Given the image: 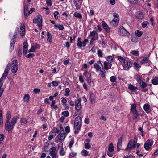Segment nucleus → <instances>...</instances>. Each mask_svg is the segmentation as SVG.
<instances>
[{
    "label": "nucleus",
    "mask_w": 158,
    "mask_h": 158,
    "mask_svg": "<svg viewBox=\"0 0 158 158\" xmlns=\"http://www.w3.org/2000/svg\"><path fill=\"white\" fill-rule=\"evenodd\" d=\"M19 116L13 117L10 123V121H6L5 124V129L7 131L8 133H10L12 132L13 129L14 125L17 122L18 118H19Z\"/></svg>",
    "instance_id": "f257e3e1"
},
{
    "label": "nucleus",
    "mask_w": 158,
    "mask_h": 158,
    "mask_svg": "<svg viewBox=\"0 0 158 158\" xmlns=\"http://www.w3.org/2000/svg\"><path fill=\"white\" fill-rule=\"evenodd\" d=\"M11 64L10 63H8L6 67L5 68L4 73L0 79V92H3L4 89L2 88V87L3 84L2 81H4L6 79L8 72L10 69Z\"/></svg>",
    "instance_id": "f03ea898"
},
{
    "label": "nucleus",
    "mask_w": 158,
    "mask_h": 158,
    "mask_svg": "<svg viewBox=\"0 0 158 158\" xmlns=\"http://www.w3.org/2000/svg\"><path fill=\"white\" fill-rule=\"evenodd\" d=\"M81 124V118L80 116L77 117L75 119L74 127L75 130L74 133L75 134L78 133Z\"/></svg>",
    "instance_id": "7ed1b4c3"
},
{
    "label": "nucleus",
    "mask_w": 158,
    "mask_h": 158,
    "mask_svg": "<svg viewBox=\"0 0 158 158\" xmlns=\"http://www.w3.org/2000/svg\"><path fill=\"white\" fill-rule=\"evenodd\" d=\"M118 32L119 35L121 36H128L130 35L129 33L123 26L120 27Z\"/></svg>",
    "instance_id": "20e7f679"
},
{
    "label": "nucleus",
    "mask_w": 158,
    "mask_h": 158,
    "mask_svg": "<svg viewBox=\"0 0 158 158\" xmlns=\"http://www.w3.org/2000/svg\"><path fill=\"white\" fill-rule=\"evenodd\" d=\"M34 23H37V25L40 30L42 28V17L40 15H38L37 18H35L33 20Z\"/></svg>",
    "instance_id": "39448f33"
},
{
    "label": "nucleus",
    "mask_w": 158,
    "mask_h": 158,
    "mask_svg": "<svg viewBox=\"0 0 158 158\" xmlns=\"http://www.w3.org/2000/svg\"><path fill=\"white\" fill-rule=\"evenodd\" d=\"M50 155L52 158H58V150L55 147H52L50 149L49 152Z\"/></svg>",
    "instance_id": "423d86ee"
},
{
    "label": "nucleus",
    "mask_w": 158,
    "mask_h": 158,
    "mask_svg": "<svg viewBox=\"0 0 158 158\" xmlns=\"http://www.w3.org/2000/svg\"><path fill=\"white\" fill-rule=\"evenodd\" d=\"M81 38H78L77 39V46L80 48L82 47H85L87 43L88 42V40L87 39H85L83 42L81 41Z\"/></svg>",
    "instance_id": "0eeeda50"
},
{
    "label": "nucleus",
    "mask_w": 158,
    "mask_h": 158,
    "mask_svg": "<svg viewBox=\"0 0 158 158\" xmlns=\"http://www.w3.org/2000/svg\"><path fill=\"white\" fill-rule=\"evenodd\" d=\"M17 64V60H14L12 61L11 71L14 73H15L18 69Z\"/></svg>",
    "instance_id": "6e6552de"
},
{
    "label": "nucleus",
    "mask_w": 158,
    "mask_h": 158,
    "mask_svg": "<svg viewBox=\"0 0 158 158\" xmlns=\"http://www.w3.org/2000/svg\"><path fill=\"white\" fill-rule=\"evenodd\" d=\"M114 151V148L113 144L111 143L108 146V150L107 152V155L110 157H112L113 155Z\"/></svg>",
    "instance_id": "1a4fd4ad"
},
{
    "label": "nucleus",
    "mask_w": 158,
    "mask_h": 158,
    "mask_svg": "<svg viewBox=\"0 0 158 158\" xmlns=\"http://www.w3.org/2000/svg\"><path fill=\"white\" fill-rule=\"evenodd\" d=\"M153 142L152 140L148 139L144 144V148L146 150H148L153 144Z\"/></svg>",
    "instance_id": "9d476101"
},
{
    "label": "nucleus",
    "mask_w": 158,
    "mask_h": 158,
    "mask_svg": "<svg viewBox=\"0 0 158 158\" xmlns=\"http://www.w3.org/2000/svg\"><path fill=\"white\" fill-rule=\"evenodd\" d=\"M17 36L15 35H13L11 40V42L10 43V48L9 51L10 52H11L14 49V44L16 41V39Z\"/></svg>",
    "instance_id": "9b49d317"
},
{
    "label": "nucleus",
    "mask_w": 158,
    "mask_h": 158,
    "mask_svg": "<svg viewBox=\"0 0 158 158\" xmlns=\"http://www.w3.org/2000/svg\"><path fill=\"white\" fill-rule=\"evenodd\" d=\"M81 99L79 98L75 101V108L76 110L78 112L81 108Z\"/></svg>",
    "instance_id": "f8f14e48"
},
{
    "label": "nucleus",
    "mask_w": 158,
    "mask_h": 158,
    "mask_svg": "<svg viewBox=\"0 0 158 158\" xmlns=\"http://www.w3.org/2000/svg\"><path fill=\"white\" fill-rule=\"evenodd\" d=\"M118 58L121 62L123 67L124 68V69H126V68H127V66L125 63V59L124 57L120 56H118Z\"/></svg>",
    "instance_id": "ddd939ff"
},
{
    "label": "nucleus",
    "mask_w": 158,
    "mask_h": 158,
    "mask_svg": "<svg viewBox=\"0 0 158 158\" xmlns=\"http://www.w3.org/2000/svg\"><path fill=\"white\" fill-rule=\"evenodd\" d=\"M66 135L64 133V131H60V134L57 136L58 138L60 141H63L64 140Z\"/></svg>",
    "instance_id": "4468645a"
},
{
    "label": "nucleus",
    "mask_w": 158,
    "mask_h": 158,
    "mask_svg": "<svg viewBox=\"0 0 158 158\" xmlns=\"http://www.w3.org/2000/svg\"><path fill=\"white\" fill-rule=\"evenodd\" d=\"M151 61L147 57H144L140 62V63L146 66H149L151 64Z\"/></svg>",
    "instance_id": "2eb2a0df"
},
{
    "label": "nucleus",
    "mask_w": 158,
    "mask_h": 158,
    "mask_svg": "<svg viewBox=\"0 0 158 158\" xmlns=\"http://www.w3.org/2000/svg\"><path fill=\"white\" fill-rule=\"evenodd\" d=\"M112 65L111 63L107 61H105L104 63V68L106 70H108L111 68Z\"/></svg>",
    "instance_id": "dca6fc26"
},
{
    "label": "nucleus",
    "mask_w": 158,
    "mask_h": 158,
    "mask_svg": "<svg viewBox=\"0 0 158 158\" xmlns=\"http://www.w3.org/2000/svg\"><path fill=\"white\" fill-rule=\"evenodd\" d=\"M89 36L92 37V38H94L95 40H98V34L95 31H93L90 32Z\"/></svg>",
    "instance_id": "f3484780"
},
{
    "label": "nucleus",
    "mask_w": 158,
    "mask_h": 158,
    "mask_svg": "<svg viewBox=\"0 0 158 158\" xmlns=\"http://www.w3.org/2000/svg\"><path fill=\"white\" fill-rule=\"evenodd\" d=\"M102 23L103 27L105 31L109 33L110 31V28L108 27L107 24L104 21L102 22Z\"/></svg>",
    "instance_id": "a211bd4d"
},
{
    "label": "nucleus",
    "mask_w": 158,
    "mask_h": 158,
    "mask_svg": "<svg viewBox=\"0 0 158 158\" xmlns=\"http://www.w3.org/2000/svg\"><path fill=\"white\" fill-rule=\"evenodd\" d=\"M128 89L131 92H136V90L139 89L137 87H135L133 85L130 84L128 86Z\"/></svg>",
    "instance_id": "6ab92c4d"
},
{
    "label": "nucleus",
    "mask_w": 158,
    "mask_h": 158,
    "mask_svg": "<svg viewBox=\"0 0 158 158\" xmlns=\"http://www.w3.org/2000/svg\"><path fill=\"white\" fill-rule=\"evenodd\" d=\"M122 137H120L118 140L117 144V150L118 151H119L120 148L122 147Z\"/></svg>",
    "instance_id": "aec40b11"
},
{
    "label": "nucleus",
    "mask_w": 158,
    "mask_h": 158,
    "mask_svg": "<svg viewBox=\"0 0 158 158\" xmlns=\"http://www.w3.org/2000/svg\"><path fill=\"white\" fill-rule=\"evenodd\" d=\"M143 109L147 113H149L151 112L150 109V106L148 104H145L143 106Z\"/></svg>",
    "instance_id": "412c9836"
},
{
    "label": "nucleus",
    "mask_w": 158,
    "mask_h": 158,
    "mask_svg": "<svg viewBox=\"0 0 158 158\" xmlns=\"http://www.w3.org/2000/svg\"><path fill=\"white\" fill-rule=\"evenodd\" d=\"M28 44L27 42H24L23 44V54L26 55L27 52L28 50Z\"/></svg>",
    "instance_id": "4be33fe9"
},
{
    "label": "nucleus",
    "mask_w": 158,
    "mask_h": 158,
    "mask_svg": "<svg viewBox=\"0 0 158 158\" xmlns=\"http://www.w3.org/2000/svg\"><path fill=\"white\" fill-rule=\"evenodd\" d=\"M24 14L25 16V18H26L27 17V15H30V11H28L27 9H28V6L27 5H25L24 6Z\"/></svg>",
    "instance_id": "5701e85b"
},
{
    "label": "nucleus",
    "mask_w": 158,
    "mask_h": 158,
    "mask_svg": "<svg viewBox=\"0 0 158 158\" xmlns=\"http://www.w3.org/2000/svg\"><path fill=\"white\" fill-rule=\"evenodd\" d=\"M132 143V141L130 140L128 143L127 146L125 149L126 151H131L133 146L131 145V144Z\"/></svg>",
    "instance_id": "b1692460"
},
{
    "label": "nucleus",
    "mask_w": 158,
    "mask_h": 158,
    "mask_svg": "<svg viewBox=\"0 0 158 158\" xmlns=\"http://www.w3.org/2000/svg\"><path fill=\"white\" fill-rule=\"evenodd\" d=\"M136 16L137 18L140 19H142L144 18V15L140 11H138L136 13Z\"/></svg>",
    "instance_id": "393cba45"
},
{
    "label": "nucleus",
    "mask_w": 158,
    "mask_h": 158,
    "mask_svg": "<svg viewBox=\"0 0 158 158\" xmlns=\"http://www.w3.org/2000/svg\"><path fill=\"white\" fill-rule=\"evenodd\" d=\"M131 111L134 114V117H133V119H137V117L139 115L137 113L136 109L134 110H131Z\"/></svg>",
    "instance_id": "a878e982"
},
{
    "label": "nucleus",
    "mask_w": 158,
    "mask_h": 158,
    "mask_svg": "<svg viewBox=\"0 0 158 158\" xmlns=\"http://www.w3.org/2000/svg\"><path fill=\"white\" fill-rule=\"evenodd\" d=\"M151 82L154 85L158 84V76L155 77L152 80Z\"/></svg>",
    "instance_id": "bb28decb"
},
{
    "label": "nucleus",
    "mask_w": 158,
    "mask_h": 158,
    "mask_svg": "<svg viewBox=\"0 0 158 158\" xmlns=\"http://www.w3.org/2000/svg\"><path fill=\"white\" fill-rule=\"evenodd\" d=\"M39 46V45L38 44L32 45L30 49V52H35Z\"/></svg>",
    "instance_id": "cd10ccee"
},
{
    "label": "nucleus",
    "mask_w": 158,
    "mask_h": 158,
    "mask_svg": "<svg viewBox=\"0 0 158 158\" xmlns=\"http://www.w3.org/2000/svg\"><path fill=\"white\" fill-rule=\"evenodd\" d=\"M94 67L96 69V71L98 72L99 71H101V67L97 63H95L94 65Z\"/></svg>",
    "instance_id": "c85d7f7f"
},
{
    "label": "nucleus",
    "mask_w": 158,
    "mask_h": 158,
    "mask_svg": "<svg viewBox=\"0 0 158 158\" xmlns=\"http://www.w3.org/2000/svg\"><path fill=\"white\" fill-rule=\"evenodd\" d=\"M47 41L51 43L52 42V35L48 31L47 32Z\"/></svg>",
    "instance_id": "c756f323"
},
{
    "label": "nucleus",
    "mask_w": 158,
    "mask_h": 158,
    "mask_svg": "<svg viewBox=\"0 0 158 158\" xmlns=\"http://www.w3.org/2000/svg\"><path fill=\"white\" fill-rule=\"evenodd\" d=\"M11 118V112L10 111H8L7 112V114L6 115V118L7 119V120L6 121H10V120Z\"/></svg>",
    "instance_id": "7c9ffc66"
},
{
    "label": "nucleus",
    "mask_w": 158,
    "mask_h": 158,
    "mask_svg": "<svg viewBox=\"0 0 158 158\" xmlns=\"http://www.w3.org/2000/svg\"><path fill=\"white\" fill-rule=\"evenodd\" d=\"M54 26L55 28H57L59 30H63L64 28V26H63V25H54Z\"/></svg>",
    "instance_id": "2f4dec72"
},
{
    "label": "nucleus",
    "mask_w": 158,
    "mask_h": 158,
    "mask_svg": "<svg viewBox=\"0 0 158 158\" xmlns=\"http://www.w3.org/2000/svg\"><path fill=\"white\" fill-rule=\"evenodd\" d=\"M140 144L139 143H137L136 144V146L137 147V149H136L137 151H136V154L139 156H140V157H142L143 156V154H139V147L140 146Z\"/></svg>",
    "instance_id": "473e14b6"
},
{
    "label": "nucleus",
    "mask_w": 158,
    "mask_h": 158,
    "mask_svg": "<svg viewBox=\"0 0 158 158\" xmlns=\"http://www.w3.org/2000/svg\"><path fill=\"white\" fill-rule=\"evenodd\" d=\"M135 33L138 37H140L143 34V32L141 31L138 30L135 31Z\"/></svg>",
    "instance_id": "72a5a7b5"
},
{
    "label": "nucleus",
    "mask_w": 158,
    "mask_h": 158,
    "mask_svg": "<svg viewBox=\"0 0 158 158\" xmlns=\"http://www.w3.org/2000/svg\"><path fill=\"white\" fill-rule=\"evenodd\" d=\"M107 60L108 61V62H109L112 64L114 60L111 56H108L107 58Z\"/></svg>",
    "instance_id": "f704fd0d"
},
{
    "label": "nucleus",
    "mask_w": 158,
    "mask_h": 158,
    "mask_svg": "<svg viewBox=\"0 0 158 158\" xmlns=\"http://www.w3.org/2000/svg\"><path fill=\"white\" fill-rule=\"evenodd\" d=\"M74 15L75 17L78 18L79 19H81L82 17L81 14L78 12H75L74 14Z\"/></svg>",
    "instance_id": "c9c22d12"
},
{
    "label": "nucleus",
    "mask_w": 158,
    "mask_h": 158,
    "mask_svg": "<svg viewBox=\"0 0 158 158\" xmlns=\"http://www.w3.org/2000/svg\"><path fill=\"white\" fill-rule=\"evenodd\" d=\"M100 72H101L100 74V76L102 78L104 77L106 75V72L102 70L100 71Z\"/></svg>",
    "instance_id": "e433bc0d"
},
{
    "label": "nucleus",
    "mask_w": 158,
    "mask_h": 158,
    "mask_svg": "<svg viewBox=\"0 0 158 158\" xmlns=\"http://www.w3.org/2000/svg\"><path fill=\"white\" fill-rule=\"evenodd\" d=\"M126 66L127 68H126V70H127L128 69L132 67V64L130 62L128 61L127 63Z\"/></svg>",
    "instance_id": "4c0bfd02"
},
{
    "label": "nucleus",
    "mask_w": 158,
    "mask_h": 158,
    "mask_svg": "<svg viewBox=\"0 0 158 158\" xmlns=\"http://www.w3.org/2000/svg\"><path fill=\"white\" fill-rule=\"evenodd\" d=\"M81 153L83 156H85L88 155V152L85 150H83L81 151Z\"/></svg>",
    "instance_id": "58836bf2"
},
{
    "label": "nucleus",
    "mask_w": 158,
    "mask_h": 158,
    "mask_svg": "<svg viewBox=\"0 0 158 158\" xmlns=\"http://www.w3.org/2000/svg\"><path fill=\"white\" fill-rule=\"evenodd\" d=\"M139 83L140 84V85L142 87V88H144L146 87L147 86L146 84L144 81H142Z\"/></svg>",
    "instance_id": "ea45409f"
},
{
    "label": "nucleus",
    "mask_w": 158,
    "mask_h": 158,
    "mask_svg": "<svg viewBox=\"0 0 158 158\" xmlns=\"http://www.w3.org/2000/svg\"><path fill=\"white\" fill-rule=\"evenodd\" d=\"M131 53L135 56H138L139 55V53L138 51L133 50L131 52Z\"/></svg>",
    "instance_id": "a19ab883"
},
{
    "label": "nucleus",
    "mask_w": 158,
    "mask_h": 158,
    "mask_svg": "<svg viewBox=\"0 0 158 158\" xmlns=\"http://www.w3.org/2000/svg\"><path fill=\"white\" fill-rule=\"evenodd\" d=\"M117 79L116 77L114 76H111L110 78V81L112 82H114Z\"/></svg>",
    "instance_id": "79ce46f5"
},
{
    "label": "nucleus",
    "mask_w": 158,
    "mask_h": 158,
    "mask_svg": "<svg viewBox=\"0 0 158 158\" xmlns=\"http://www.w3.org/2000/svg\"><path fill=\"white\" fill-rule=\"evenodd\" d=\"M136 77H137L136 80L139 83L140 82L142 81V77L139 74H136Z\"/></svg>",
    "instance_id": "37998d69"
},
{
    "label": "nucleus",
    "mask_w": 158,
    "mask_h": 158,
    "mask_svg": "<svg viewBox=\"0 0 158 158\" xmlns=\"http://www.w3.org/2000/svg\"><path fill=\"white\" fill-rule=\"evenodd\" d=\"M29 98V95L28 94H26V95H25V96L24 97V100L27 102L28 101Z\"/></svg>",
    "instance_id": "c03bdc74"
},
{
    "label": "nucleus",
    "mask_w": 158,
    "mask_h": 158,
    "mask_svg": "<svg viewBox=\"0 0 158 158\" xmlns=\"http://www.w3.org/2000/svg\"><path fill=\"white\" fill-rule=\"evenodd\" d=\"M60 154L61 156L64 155L65 154V152L63 148H61L60 151Z\"/></svg>",
    "instance_id": "a18cd8bd"
},
{
    "label": "nucleus",
    "mask_w": 158,
    "mask_h": 158,
    "mask_svg": "<svg viewBox=\"0 0 158 158\" xmlns=\"http://www.w3.org/2000/svg\"><path fill=\"white\" fill-rule=\"evenodd\" d=\"M70 89L69 88H66L65 90V93L64 95L66 96H68L69 95L70 92Z\"/></svg>",
    "instance_id": "49530a36"
},
{
    "label": "nucleus",
    "mask_w": 158,
    "mask_h": 158,
    "mask_svg": "<svg viewBox=\"0 0 158 158\" xmlns=\"http://www.w3.org/2000/svg\"><path fill=\"white\" fill-rule=\"evenodd\" d=\"M85 148L86 149H89L91 148V146L89 143H86L85 144Z\"/></svg>",
    "instance_id": "de8ad7c7"
},
{
    "label": "nucleus",
    "mask_w": 158,
    "mask_h": 158,
    "mask_svg": "<svg viewBox=\"0 0 158 158\" xmlns=\"http://www.w3.org/2000/svg\"><path fill=\"white\" fill-rule=\"evenodd\" d=\"M131 4H135L138 2V0H127Z\"/></svg>",
    "instance_id": "09e8293b"
},
{
    "label": "nucleus",
    "mask_w": 158,
    "mask_h": 158,
    "mask_svg": "<svg viewBox=\"0 0 158 158\" xmlns=\"http://www.w3.org/2000/svg\"><path fill=\"white\" fill-rule=\"evenodd\" d=\"M51 132L52 133H59L60 132V130L59 129H57L56 128H55L53 130H52Z\"/></svg>",
    "instance_id": "8fccbe9b"
},
{
    "label": "nucleus",
    "mask_w": 158,
    "mask_h": 158,
    "mask_svg": "<svg viewBox=\"0 0 158 158\" xmlns=\"http://www.w3.org/2000/svg\"><path fill=\"white\" fill-rule=\"evenodd\" d=\"M62 114L65 117H68L69 115V113L68 111H64L62 113Z\"/></svg>",
    "instance_id": "3c124183"
},
{
    "label": "nucleus",
    "mask_w": 158,
    "mask_h": 158,
    "mask_svg": "<svg viewBox=\"0 0 158 158\" xmlns=\"http://www.w3.org/2000/svg\"><path fill=\"white\" fill-rule=\"evenodd\" d=\"M91 76V74H90V75L88 77V76H87V77H86V80L87 81V82L89 84L91 82V79H90V77Z\"/></svg>",
    "instance_id": "603ef678"
},
{
    "label": "nucleus",
    "mask_w": 158,
    "mask_h": 158,
    "mask_svg": "<svg viewBox=\"0 0 158 158\" xmlns=\"http://www.w3.org/2000/svg\"><path fill=\"white\" fill-rule=\"evenodd\" d=\"M46 4L48 6H52V3L51 0H46Z\"/></svg>",
    "instance_id": "864d4df0"
},
{
    "label": "nucleus",
    "mask_w": 158,
    "mask_h": 158,
    "mask_svg": "<svg viewBox=\"0 0 158 158\" xmlns=\"http://www.w3.org/2000/svg\"><path fill=\"white\" fill-rule=\"evenodd\" d=\"M97 54L99 57H102V52L101 50H98L97 52Z\"/></svg>",
    "instance_id": "5fc2aeb1"
},
{
    "label": "nucleus",
    "mask_w": 158,
    "mask_h": 158,
    "mask_svg": "<svg viewBox=\"0 0 158 158\" xmlns=\"http://www.w3.org/2000/svg\"><path fill=\"white\" fill-rule=\"evenodd\" d=\"M19 28L17 27L15 31V32L14 33V35H15V36L17 37V35L19 33Z\"/></svg>",
    "instance_id": "6e6d98bb"
},
{
    "label": "nucleus",
    "mask_w": 158,
    "mask_h": 158,
    "mask_svg": "<svg viewBox=\"0 0 158 158\" xmlns=\"http://www.w3.org/2000/svg\"><path fill=\"white\" fill-rule=\"evenodd\" d=\"M136 105L134 103L131 105V110H136Z\"/></svg>",
    "instance_id": "4d7b16f0"
},
{
    "label": "nucleus",
    "mask_w": 158,
    "mask_h": 158,
    "mask_svg": "<svg viewBox=\"0 0 158 158\" xmlns=\"http://www.w3.org/2000/svg\"><path fill=\"white\" fill-rule=\"evenodd\" d=\"M148 22L147 21H144L142 23V26L143 28L146 27H147Z\"/></svg>",
    "instance_id": "13d9d810"
},
{
    "label": "nucleus",
    "mask_w": 158,
    "mask_h": 158,
    "mask_svg": "<svg viewBox=\"0 0 158 158\" xmlns=\"http://www.w3.org/2000/svg\"><path fill=\"white\" fill-rule=\"evenodd\" d=\"M21 26L20 27V29L21 31H23V30H25V26L23 23H21Z\"/></svg>",
    "instance_id": "bf43d9fd"
},
{
    "label": "nucleus",
    "mask_w": 158,
    "mask_h": 158,
    "mask_svg": "<svg viewBox=\"0 0 158 158\" xmlns=\"http://www.w3.org/2000/svg\"><path fill=\"white\" fill-rule=\"evenodd\" d=\"M74 143V141L73 140H71L69 142V147L71 148L72 147V145Z\"/></svg>",
    "instance_id": "052dcab7"
},
{
    "label": "nucleus",
    "mask_w": 158,
    "mask_h": 158,
    "mask_svg": "<svg viewBox=\"0 0 158 158\" xmlns=\"http://www.w3.org/2000/svg\"><path fill=\"white\" fill-rule=\"evenodd\" d=\"M110 23L111 25L113 26H116L117 25L118 23H116L115 21L114 20H112L110 22Z\"/></svg>",
    "instance_id": "680f3d73"
},
{
    "label": "nucleus",
    "mask_w": 158,
    "mask_h": 158,
    "mask_svg": "<svg viewBox=\"0 0 158 158\" xmlns=\"http://www.w3.org/2000/svg\"><path fill=\"white\" fill-rule=\"evenodd\" d=\"M137 143V139L135 137L134 138V139L133 142V148H134L135 147V146L136 145V144Z\"/></svg>",
    "instance_id": "e2e57ef3"
},
{
    "label": "nucleus",
    "mask_w": 158,
    "mask_h": 158,
    "mask_svg": "<svg viewBox=\"0 0 158 158\" xmlns=\"http://www.w3.org/2000/svg\"><path fill=\"white\" fill-rule=\"evenodd\" d=\"M4 138V136L3 134L0 135V144L2 143V142Z\"/></svg>",
    "instance_id": "0e129e2a"
},
{
    "label": "nucleus",
    "mask_w": 158,
    "mask_h": 158,
    "mask_svg": "<svg viewBox=\"0 0 158 158\" xmlns=\"http://www.w3.org/2000/svg\"><path fill=\"white\" fill-rule=\"evenodd\" d=\"M134 65L138 69L141 67L140 65H139L136 62L134 63Z\"/></svg>",
    "instance_id": "69168bd1"
},
{
    "label": "nucleus",
    "mask_w": 158,
    "mask_h": 158,
    "mask_svg": "<svg viewBox=\"0 0 158 158\" xmlns=\"http://www.w3.org/2000/svg\"><path fill=\"white\" fill-rule=\"evenodd\" d=\"M40 91V89L38 88H35L34 89L33 92L34 93L37 94Z\"/></svg>",
    "instance_id": "338daca9"
},
{
    "label": "nucleus",
    "mask_w": 158,
    "mask_h": 158,
    "mask_svg": "<svg viewBox=\"0 0 158 158\" xmlns=\"http://www.w3.org/2000/svg\"><path fill=\"white\" fill-rule=\"evenodd\" d=\"M17 54L18 55L19 57H21V56L22 54V51L21 49H19L18 50Z\"/></svg>",
    "instance_id": "774afa93"
}]
</instances>
